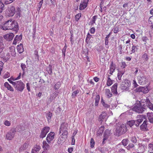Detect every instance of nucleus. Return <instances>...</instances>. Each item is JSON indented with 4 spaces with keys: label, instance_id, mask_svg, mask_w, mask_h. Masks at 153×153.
Listing matches in <instances>:
<instances>
[{
    "label": "nucleus",
    "instance_id": "1",
    "mask_svg": "<svg viewBox=\"0 0 153 153\" xmlns=\"http://www.w3.org/2000/svg\"><path fill=\"white\" fill-rule=\"evenodd\" d=\"M1 28L4 30H13L15 31L18 30V25L16 22L12 21L10 19L4 22V24L2 26Z\"/></svg>",
    "mask_w": 153,
    "mask_h": 153
},
{
    "label": "nucleus",
    "instance_id": "2",
    "mask_svg": "<svg viewBox=\"0 0 153 153\" xmlns=\"http://www.w3.org/2000/svg\"><path fill=\"white\" fill-rule=\"evenodd\" d=\"M146 99L142 100L140 101H137L134 104L132 110L139 113H142L146 109L145 104L146 105L145 102Z\"/></svg>",
    "mask_w": 153,
    "mask_h": 153
},
{
    "label": "nucleus",
    "instance_id": "3",
    "mask_svg": "<svg viewBox=\"0 0 153 153\" xmlns=\"http://www.w3.org/2000/svg\"><path fill=\"white\" fill-rule=\"evenodd\" d=\"M12 85L17 91H22L25 88V85L21 80L15 81L13 82Z\"/></svg>",
    "mask_w": 153,
    "mask_h": 153
},
{
    "label": "nucleus",
    "instance_id": "4",
    "mask_svg": "<svg viewBox=\"0 0 153 153\" xmlns=\"http://www.w3.org/2000/svg\"><path fill=\"white\" fill-rule=\"evenodd\" d=\"M130 82L127 79H126L124 81L121 83L120 88L123 90H128V88L130 86Z\"/></svg>",
    "mask_w": 153,
    "mask_h": 153
},
{
    "label": "nucleus",
    "instance_id": "5",
    "mask_svg": "<svg viewBox=\"0 0 153 153\" xmlns=\"http://www.w3.org/2000/svg\"><path fill=\"white\" fill-rule=\"evenodd\" d=\"M127 130L126 126L124 125H122L120 126H118L116 128L117 133L119 135H121L125 133Z\"/></svg>",
    "mask_w": 153,
    "mask_h": 153
},
{
    "label": "nucleus",
    "instance_id": "6",
    "mask_svg": "<svg viewBox=\"0 0 153 153\" xmlns=\"http://www.w3.org/2000/svg\"><path fill=\"white\" fill-rule=\"evenodd\" d=\"M16 131L14 128L11 129L6 135V138L9 140H11L13 138L15 134Z\"/></svg>",
    "mask_w": 153,
    "mask_h": 153
},
{
    "label": "nucleus",
    "instance_id": "7",
    "mask_svg": "<svg viewBox=\"0 0 153 153\" xmlns=\"http://www.w3.org/2000/svg\"><path fill=\"white\" fill-rule=\"evenodd\" d=\"M7 12L8 16H13L15 13V7L13 6H9L7 10Z\"/></svg>",
    "mask_w": 153,
    "mask_h": 153
},
{
    "label": "nucleus",
    "instance_id": "8",
    "mask_svg": "<svg viewBox=\"0 0 153 153\" xmlns=\"http://www.w3.org/2000/svg\"><path fill=\"white\" fill-rule=\"evenodd\" d=\"M139 83L140 85H143L147 82V79L145 76H139L137 77Z\"/></svg>",
    "mask_w": 153,
    "mask_h": 153
},
{
    "label": "nucleus",
    "instance_id": "9",
    "mask_svg": "<svg viewBox=\"0 0 153 153\" xmlns=\"http://www.w3.org/2000/svg\"><path fill=\"white\" fill-rule=\"evenodd\" d=\"M50 129V128L48 127H45L42 129L39 136L40 137L42 138L45 137L47 133L49 131Z\"/></svg>",
    "mask_w": 153,
    "mask_h": 153
},
{
    "label": "nucleus",
    "instance_id": "10",
    "mask_svg": "<svg viewBox=\"0 0 153 153\" xmlns=\"http://www.w3.org/2000/svg\"><path fill=\"white\" fill-rule=\"evenodd\" d=\"M55 133L54 132H51L48 134L46 138V140L48 143L50 144L54 138Z\"/></svg>",
    "mask_w": 153,
    "mask_h": 153
},
{
    "label": "nucleus",
    "instance_id": "11",
    "mask_svg": "<svg viewBox=\"0 0 153 153\" xmlns=\"http://www.w3.org/2000/svg\"><path fill=\"white\" fill-rule=\"evenodd\" d=\"M89 0H83L82 1L80 5L79 9L82 10L86 7Z\"/></svg>",
    "mask_w": 153,
    "mask_h": 153
},
{
    "label": "nucleus",
    "instance_id": "12",
    "mask_svg": "<svg viewBox=\"0 0 153 153\" xmlns=\"http://www.w3.org/2000/svg\"><path fill=\"white\" fill-rule=\"evenodd\" d=\"M107 114L105 112H102L100 115L98 119L99 121L102 122L104 121H105L106 120Z\"/></svg>",
    "mask_w": 153,
    "mask_h": 153
},
{
    "label": "nucleus",
    "instance_id": "13",
    "mask_svg": "<svg viewBox=\"0 0 153 153\" xmlns=\"http://www.w3.org/2000/svg\"><path fill=\"white\" fill-rule=\"evenodd\" d=\"M63 132L62 133V136L61 137L62 138V142H60L59 140L58 141V143L59 144L61 143H62V142L64 141L65 140V138H66L67 137V135H68V131L67 130H64L63 131ZM60 140H61L60 139Z\"/></svg>",
    "mask_w": 153,
    "mask_h": 153
},
{
    "label": "nucleus",
    "instance_id": "14",
    "mask_svg": "<svg viewBox=\"0 0 153 153\" xmlns=\"http://www.w3.org/2000/svg\"><path fill=\"white\" fill-rule=\"evenodd\" d=\"M29 144L28 143H25L22 145L19 149V152H21L27 149L28 146Z\"/></svg>",
    "mask_w": 153,
    "mask_h": 153
},
{
    "label": "nucleus",
    "instance_id": "15",
    "mask_svg": "<svg viewBox=\"0 0 153 153\" xmlns=\"http://www.w3.org/2000/svg\"><path fill=\"white\" fill-rule=\"evenodd\" d=\"M22 39V36L21 35H20L19 36L16 35L13 42V44L16 45L17 43L19 42Z\"/></svg>",
    "mask_w": 153,
    "mask_h": 153
},
{
    "label": "nucleus",
    "instance_id": "16",
    "mask_svg": "<svg viewBox=\"0 0 153 153\" xmlns=\"http://www.w3.org/2000/svg\"><path fill=\"white\" fill-rule=\"evenodd\" d=\"M2 58H3L4 60L5 61H7L10 58L9 53L6 51L4 52L3 55H2Z\"/></svg>",
    "mask_w": 153,
    "mask_h": 153
},
{
    "label": "nucleus",
    "instance_id": "17",
    "mask_svg": "<svg viewBox=\"0 0 153 153\" xmlns=\"http://www.w3.org/2000/svg\"><path fill=\"white\" fill-rule=\"evenodd\" d=\"M145 102H146V106L150 110L153 111V104L150 102L149 100L147 98L146 99Z\"/></svg>",
    "mask_w": 153,
    "mask_h": 153
},
{
    "label": "nucleus",
    "instance_id": "18",
    "mask_svg": "<svg viewBox=\"0 0 153 153\" xmlns=\"http://www.w3.org/2000/svg\"><path fill=\"white\" fill-rule=\"evenodd\" d=\"M148 121L145 120L144 121L143 123L140 126V128L142 131H145L146 130L147 128Z\"/></svg>",
    "mask_w": 153,
    "mask_h": 153
},
{
    "label": "nucleus",
    "instance_id": "19",
    "mask_svg": "<svg viewBox=\"0 0 153 153\" xmlns=\"http://www.w3.org/2000/svg\"><path fill=\"white\" fill-rule=\"evenodd\" d=\"M14 36V35L13 33H11L7 34L4 36V38L9 41L11 40Z\"/></svg>",
    "mask_w": 153,
    "mask_h": 153
},
{
    "label": "nucleus",
    "instance_id": "20",
    "mask_svg": "<svg viewBox=\"0 0 153 153\" xmlns=\"http://www.w3.org/2000/svg\"><path fill=\"white\" fill-rule=\"evenodd\" d=\"M147 116L149 122L153 124V113L148 112L147 114Z\"/></svg>",
    "mask_w": 153,
    "mask_h": 153
},
{
    "label": "nucleus",
    "instance_id": "21",
    "mask_svg": "<svg viewBox=\"0 0 153 153\" xmlns=\"http://www.w3.org/2000/svg\"><path fill=\"white\" fill-rule=\"evenodd\" d=\"M68 127V125L66 123H62L61 126L60 133H61V131H63L64 130H67Z\"/></svg>",
    "mask_w": 153,
    "mask_h": 153
},
{
    "label": "nucleus",
    "instance_id": "22",
    "mask_svg": "<svg viewBox=\"0 0 153 153\" xmlns=\"http://www.w3.org/2000/svg\"><path fill=\"white\" fill-rule=\"evenodd\" d=\"M41 146L39 145H36L34 146L33 148L32 149V153H35V152H38L41 149Z\"/></svg>",
    "mask_w": 153,
    "mask_h": 153
},
{
    "label": "nucleus",
    "instance_id": "23",
    "mask_svg": "<svg viewBox=\"0 0 153 153\" xmlns=\"http://www.w3.org/2000/svg\"><path fill=\"white\" fill-rule=\"evenodd\" d=\"M117 83H115L111 87V91L114 94H117Z\"/></svg>",
    "mask_w": 153,
    "mask_h": 153
},
{
    "label": "nucleus",
    "instance_id": "24",
    "mask_svg": "<svg viewBox=\"0 0 153 153\" xmlns=\"http://www.w3.org/2000/svg\"><path fill=\"white\" fill-rule=\"evenodd\" d=\"M130 48V44H128L127 45H125L123 48V52H127L128 53V51Z\"/></svg>",
    "mask_w": 153,
    "mask_h": 153
},
{
    "label": "nucleus",
    "instance_id": "25",
    "mask_svg": "<svg viewBox=\"0 0 153 153\" xmlns=\"http://www.w3.org/2000/svg\"><path fill=\"white\" fill-rule=\"evenodd\" d=\"M46 141L44 140L43 142V148L44 149L48 150L50 148V146Z\"/></svg>",
    "mask_w": 153,
    "mask_h": 153
},
{
    "label": "nucleus",
    "instance_id": "26",
    "mask_svg": "<svg viewBox=\"0 0 153 153\" xmlns=\"http://www.w3.org/2000/svg\"><path fill=\"white\" fill-rule=\"evenodd\" d=\"M4 86L8 90L12 91H14V89L13 87H11L7 82H6L4 83Z\"/></svg>",
    "mask_w": 153,
    "mask_h": 153
},
{
    "label": "nucleus",
    "instance_id": "27",
    "mask_svg": "<svg viewBox=\"0 0 153 153\" xmlns=\"http://www.w3.org/2000/svg\"><path fill=\"white\" fill-rule=\"evenodd\" d=\"M148 152L151 153L153 152V142L149 143L148 146Z\"/></svg>",
    "mask_w": 153,
    "mask_h": 153
},
{
    "label": "nucleus",
    "instance_id": "28",
    "mask_svg": "<svg viewBox=\"0 0 153 153\" xmlns=\"http://www.w3.org/2000/svg\"><path fill=\"white\" fill-rule=\"evenodd\" d=\"M22 46V45L21 44H20L19 45L17 46V51L20 53H22L24 51V49Z\"/></svg>",
    "mask_w": 153,
    "mask_h": 153
},
{
    "label": "nucleus",
    "instance_id": "29",
    "mask_svg": "<svg viewBox=\"0 0 153 153\" xmlns=\"http://www.w3.org/2000/svg\"><path fill=\"white\" fill-rule=\"evenodd\" d=\"M10 49L11 52V54L13 56H15L16 55L15 47L13 46H12L10 48Z\"/></svg>",
    "mask_w": 153,
    "mask_h": 153
},
{
    "label": "nucleus",
    "instance_id": "30",
    "mask_svg": "<svg viewBox=\"0 0 153 153\" xmlns=\"http://www.w3.org/2000/svg\"><path fill=\"white\" fill-rule=\"evenodd\" d=\"M105 94L108 98L111 97L112 96L111 92H110V90L108 89H105Z\"/></svg>",
    "mask_w": 153,
    "mask_h": 153
},
{
    "label": "nucleus",
    "instance_id": "31",
    "mask_svg": "<svg viewBox=\"0 0 153 153\" xmlns=\"http://www.w3.org/2000/svg\"><path fill=\"white\" fill-rule=\"evenodd\" d=\"M111 131L108 129H107L105 131L104 134V137L108 138L109 136L111 134Z\"/></svg>",
    "mask_w": 153,
    "mask_h": 153
},
{
    "label": "nucleus",
    "instance_id": "32",
    "mask_svg": "<svg viewBox=\"0 0 153 153\" xmlns=\"http://www.w3.org/2000/svg\"><path fill=\"white\" fill-rule=\"evenodd\" d=\"M52 116V113L50 111H49L46 114V117L48 122L51 120V119Z\"/></svg>",
    "mask_w": 153,
    "mask_h": 153
},
{
    "label": "nucleus",
    "instance_id": "33",
    "mask_svg": "<svg viewBox=\"0 0 153 153\" xmlns=\"http://www.w3.org/2000/svg\"><path fill=\"white\" fill-rule=\"evenodd\" d=\"M96 19L97 16H93L91 20L89 22V25H92L94 24L95 23Z\"/></svg>",
    "mask_w": 153,
    "mask_h": 153
},
{
    "label": "nucleus",
    "instance_id": "34",
    "mask_svg": "<svg viewBox=\"0 0 153 153\" xmlns=\"http://www.w3.org/2000/svg\"><path fill=\"white\" fill-rule=\"evenodd\" d=\"M137 50L138 48H137V46L133 45L131 48V53H130V54H132V53L135 52V51H137Z\"/></svg>",
    "mask_w": 153,
    "mask_h": 153
},
{
    "label": "nucleus",
    "instance_id": "35",
    "mask_svg": "<svg viewBox=\"0 0 153 153\" xmlns=\"http://www.w3.org/2000/svg\"><path fill=\"white\" fill-rule=\"evenodd\" d=\"M100 97L99 95H97L96 96L94 103V105L95 106H97L98 105L99 100H100Z\"/></svg>",
    "mask_w": 153,
    "mask_h": 153
},
{
    "label": "nucleus",
    "instance_id": "36",
    "mask_svg": "<svg viewBox=\"0 0 153 153\" xmlns=\"http://www.w3.org/2000/svg\"><path fill=\"white\" fill-rule=\"evenodd\" d=\"M46 71L49 74H52V66L51 65H49L46 68Z\"/></svg>",
    "mask_w": 153,
    "mask_h": 153
},
{
    "label": "nucleus",
    "instance_id": "37",
    "mask_svg": "<svg viewBox=\"0 0 153 153\" xmlns=\"http://www.w3.org/2000/svg\"><path fill=\"white\" fill-rule=\"evenodd\" d=\"M113 84L112 81L110 77H108L107 85L108 86H111Z\"/></svg>",
    "mask_w": 153,
    "mask_h": 153
},
{
    "label": "nucleus",
    "instance_id": "38",
    "mask_svg": "<svg viewBox=\"0 0 153 153\" xmlns=\"http://www.w3.org/2000/svg\"><path fill=\"white\" fill-rule=\"evenodd\" d=\"M135 122L134 120H131L128 121L127 123V125L129 126L130 127H131L134 124Z\"/></svg>",
    "mask_w": 153,
    "mask_h": 153
},
{
    "label": "nucleus",
    "instance_id": "39",
    "mask_svg": "<svg viewBox=\"0 0 153 153\" xmlns=\"http://www.w3.org/2000/svg\"><path fill=\"white\" fill-rule=\"evenodd\" d=\"M79 91L78 90H77L73 92L72 95V98H75L77 94L79 93Z\"/></svg>",
    "mask_w": 153,
    "mask_h": 153
},
{
    "label": "nucleus",
    "instance_id": "40",
    "mask_svg": "<svg viewBox=\"0 0 153 153\" xmlns=\"http://www.w3.org/2000/svg\"><path fill=\"white\" fill-rule=\"evenodd\" d=\"M5 9V7L4 4L2 3H0V13L2 12Z\"/></svg>",
    "mask_w": 153,
    "mask_h": 153
},
{
    "label": "nucleus",
    "instance_id": "41",
    "mask_svg": "<svg viewBox=\"0 0 153 153\" xmlns=\"http://www.w3.org/2000/svg\"><path fill=\"white\" fill-rule=\"evenodd\" d=\"M142 58L145 61H147L149 59L148 55L146 53H144L143 55Z\"/></svg>",
    "mask_w": 153,
    "mask_h": 153
},
{
    "label": "nucleus",
    "instance_id": "42",
    "mask_svg": "<svg viewBox=\"0 0 153 153\" xmlns=\"http://www.w3.org/2000/svg\"><path fill=\"white\" fill-rule=\"evenodd\" d=\"M6 4H8L12 2L14 0H1Z\"/></svg>",
    "mask_w": 153,
    "mask_h": 153
},
{
    "label": "nucleus",
    "instance_id": "43",
    "mask_svg": "<svg viewBox=\"0 0 153 153\" xmlns=\"http://www.w3.org/2000/svg\"><path fill=\"white\" fill-rule=\"evenodd\" d=\"M115 69V65L114 64L113 62H112L110 66V70L114 71Z\"/></svg>",
    "mask_w": 153,
    "mask_h": 153
},
{
    "label": "nucleus",
    "instance_id": "44",
    "mask_svg": "<svg viewBox=\"0 0 153 153\" xmlns=\"http://www.w3.org/2000/svg\"><path fill=\"white\" fill-rule=\"evenodd\" d=\"M128 140L127 139H124L122 141V143L123 145L126 146L128 143Z\"/></svg>",
    "mask_w": 153,
    "mask_h": 153
},
{
    "label": "nucleus",
    "instance_id": "45",
    "mask_svg": "<svg viewBox=\"0 0 153 153\" xmlns=\"http://www.w3.org/2000/svg\"><path fill=\"white\" fill-rule=\"evenodd\" d=\"M21 10L20 8L19 7H17L16 9V13L17 15V16H19L20 17L21 16Z\"/></svg>",
    "mask_w": 153,
    "mask_h": 153
},
{
    "label": "nucleus",
    "instance_id": "46",
    "mask_svg": "<svg viewBox=\"0 0 153 153\" xmlns=\"http://www.w3.org/2000/svg\"><path fill=\"white\" fill-rule=\"evenodd\" d=\"M95 143L94 139L93 138L91 139L90 141V146L91 148L94 147Z\"/></svg>",
    "mask_w": 153,
    "mask_h": 153
},
{
    "label": "nucleus",
    "instance_id": "47",
    "mask_svg": "<svg viewBox=\"0 0 153 153\" xmlns=\"http://www.w3.org/2000/svg\"><path fill=\"white\" fill-rule=\"evenodd\" d=\"M67 48V46L65 44V45L64 47L63 48L62 50V52L63 54L64 55V57L65 58V51L66 50Z\"/></svg>",
    "mask_w": 153,
    "mask_h": 153
},
{
    "label": "nucleus",
    "instance_id": "48",
    "mask_svg": "<svg viewBox=\"0 0 153 153\" xmlns=\"http://www.w3.org/2000/svg\"><path fill=\"white\" fill-rule=\"evenodd\" d=\"M4 124L6 126H9L11 125V122L10 121L6 120L4 121Z\"/></svg>",
    "mask_w": 153,
    "mask_h": 153
},
{
    "label": "nucleus",
    "instance_id": "49",
    "mask_svg": "<svg viewBox=\"0 0 153 153\" xmlns=\"http://www.w3.org/2000/svg\"><path fill=\"white\" fill-rule=\"evenodd\" d=\"M3 38L2 37H0V47L4 48V44H3Z\"/></svg>",
    "mask_w": 153,
    "mask_h": 153
},
{
    "label": "nucleus",
    "instance_id": "50",
    "mask_svg": "<svg viewBox=\"0 0 153 153\" xmlns=\"http://www.w3.org/2000/svg\"><path fill=\"white\" fill-rule=\"evenodd\" d=\"M3 63L1 61H0V74L1 75V71L3 68Z\"/></svg>",
    "mask_w": 153,
    "mask_h": 153
},
{
    "label": "nucleus",
    "instance_id": "51",
    "mask_svg": "<svg viewBox=\"0 0 153 153\" xmlns=\"http://www.w3.org/2000/svg\"><path fill=\"white\" fill-rule=\"evenodd\" d=\"M134 145L132 143L129 144L128 145L127 147V148L128 150H129L130 149L133 148L134 147Z\"/></svg>",
    "mask_w": 153,
    "mask_h": 153
},
{
    "label": "nucleus",
    "instance_id": "52",
    "mask_svg": "<svg viewBox=\"0 0 153 153\" xmlns=\"http://www.w3.org/2000/svg\"><path fill=\"white\" fill-rule=\"evenodd\" d=\"M148 22L149 24L153 23V16L149 17L148 20Z\"/></svg>",
    "mask_w": 153,
    "mask_h": 153
},
{
    "label": "nucleus",
    "instance_id": "53",
    "mask_svg": "<svg viewBox=\"0 0 153 153\" xmlns=\"http://www.w3.org/2000/svg\"><path fill=\"white\" fill-rule=\"evenodd\" d=\"M60 83L59 82L57 83L54 86V88L55 90L59 89L60 87Z\"/></svg>",
    "mask_w": 153,
    "mask_h": 153
},
{
    "label": "nucleus",
    "instance_id": "54",
    "mask_svg": "<svg viewBox=\"0 0 153 153\" xmlns=\"http://www.w3.org/2000/svg\"><path fill=\"white\" fill-rule=\"evenodd\" d=\"M82 54H84V55L86 57L88 55V51L87 49H84L82 51Z\"/></svg>",
    "mask_w": 153,
    "mask_h": 153
},
{
    "label": "nucleus",
    "instance_id": "55",
    "mask_svg": "<svg viewBox=\"0 0 153 153\" xmlns=\"http://www.w3.org/2000/svg\"><path fill=\"white\" fill-rule=\"evenodd\" d=\"M81 14L80 13H78L75 16V20L76 21H78L80 17L81 16Z\"/></svg>",
    "mask_w": 153,
    "mask_h": 153
},
{
    "label": "nucleus",
    "instance_id": "56",
    "mask_svg": "<svg viewBox=\"0 0 153 153\" xmlns=\"http://www.w3.org/2000/svg\"><path fill=\"white\" fill-rule=\"evenodd\" d=\"M102 105L104 107L106 108H108L110 106V105L106 104L105 102H103V103H102Z\"/></svg>",
    "mask_w": 153,
    "mask_h": 153
},
{
    "label": "nucleus",
    "instance_id": "57",
    "mask_svg": "<svg viewBox=\"0 0 153 153\" xmlns=\"http://www.w3.org/2000/svg\"><path fill=\"white\" fill-rule=\"evenodd\" d=\"M10 76V74L8 72H6L3 76V78L4 79L7 78Z\"/></svg>",
    "mask_w": 153,
    "mask_h": 153
},
{
    "label": "nucleus",
    "instance_id": "58",
    "mask_svg": "<svg viewBox=\"0 0 153 153\" xmlns=\"http://www.w3.org/2000/svg\"><path fill=\"white\" fill-rule=\"evenodd\" d=\"M131 141L134 143H136L137 142L136 138L135 137H133L131 139Z\"/></svg>",
    "mask_w": 153,
    "mask_h": 153
},
{
    "label": "nucleus",
    "instance_id": "59",
    "mask_svg": "<svg viewBox=\"0 0 153 153\" xmlns=\"http://www.w3.org/2000/svg\"><path fill=\"white\" fill-rule=\"evenodd\" d=\"M91 35L89 33H88L87 35V38L86 39V41H89L90 39L91 38Z\"/></svg>",
    "mask_w": 153,
    "mask_h": 153
},
{
    "label": "nucleus",
    "instance_id": "60",
    "mask_svg": "<svg viewBox=\"0 0 153 153\" xmlns=\"http://www.w3.org/2000/svg\"><path fill=\"white\" fill-rule=\"evenodd\" d=\"M144 89V88L142 87L141 88H137L136 90L137 91L140 92V91H143V90Z\"/></svg>",
    "mask_w": 153,
    "mask_h": 153
},
{
    "label": "nucleus",
    "instance_id": "61",
    "mask_svg": "<svg viewBox=\"0 0 153 153\" xmlns=\"http://www.w3.org/2000/svg\"><path fill=\"white\" fill-rule=\"evenodd\" d=\"M119 30V28L117 27H115L114 29V32L115 33H118Z\"/></svg>",
    "mask_w": 153,
    "mask_h": 153
},
{
    "label": "nucleus",
    "instance_id": "62",
    "mask_svg": "<svg viewBox=\"0 0 153 153\" xmlns=\"http://www.w3.org/2000/svg\"><path fill=\"white\" fill-rule=\"evenodd\" d=\"M21 67L22 68L23 71H24L25 68H26V65L24 64H22L21 65Z\"/></svg>",
    "mask_w": 153,
    "mask_h": 153
},
{
    "label": "nucleus",
    "instance_id": "63",
    "mask_svg": "<svg viewBox=\"0 0 153 153\" xmlns=\"http://www.w3.org/2000/svg\"><path fill=\"white\" fill-rule=\"evenodd\" d=\"M90 33H94L95 31V29L94 27H92L90 30Z\"/></svg>",
    "mask_w": 153,
    "mask_h": 153
},
{
    "label": "nucleus",
    "instance_id": "64",
    "mask_svg": "<svg viewBox=\"0 0 153 153\" xmlns=\"http://www.w3.org/2000/svg\"><path fill=\"white\" fill-rule=\"evenodd\" d=\"M118 152L119 153H125V150L122 149H119Z\"/></svg>",
    "mask_w": 153,
    "mask_h": 153
}]
</instances>
